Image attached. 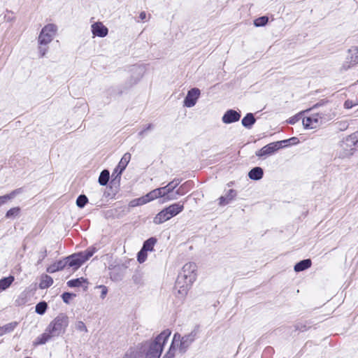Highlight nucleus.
<instances>
[{
    "instance_id": "nucleus-4",
    "label": "nucleus",
    "mask_w": 358,
    "mask_h": 358,
    "mask_svg": "<svg viewBox=\"0 0 358 358\" xmlns=\"http://www.w3.org/2000/svg\"><path fill=\"white\" fill-rule=\"evenodd\" d=\"M171 331L169 329L163 331L155 339L150 343H145V358H159L164 345L171 336Z\"/></svg>"
},
{
    "instance_id": "nucleus-38",
    "label": "nucleus",
    "mask_w": 358,
    "mask_h": 358,
    "mask_svg": "<svg viewBox=\"0 0 358 358\" xmlns=\"http://www.w3.org/2000/svg\"><path fill=\"white\" fill-rule=\"evenodd\" d=\"M19 212L20 208L18 207L10 208L9 210L7 211L6 217L8 218L15 217L18 215Z\"/></svg>"
},
{
    "instance_id": "nucleus-37",
    "label": "nucleus",
    "mask_w": 358,
    "mask_h": 358,
    "mask_svg": "<svg viewBox=\"0 0 358 358\" xmlns=\"http://www.w3.org/2000/svg\"><path fill=\"white\" fill-rule=\"evenodd\" d=\"M147 251L143 250V248L138 252L137 255V259L139 263H143L147 259Z\"/></svg>"
},
{
    "instance_id": "nucleus-39",
    "label": "nucleus",
    "mask_w": 358,
    "mask_h": 358,
    "mask_svg": "<svg viewBox=\"0 0 358 358\" xmlns=\"http://www.w3.org/2000/svg\"><path fill=\"white\" fill-rule=\"evenodd\" d=\"M75 327L78 331L87 332V327L82 321L77 322L75 324Z\"/></svg>"
},
{
    "instance_id": "nucleus-10",
    "label": "nucleus",
    "mask_w": 358,
    "mask_h": 358,
    "mask_svg": "<svg viewBox=\"0 0 358 358\" xmlns=\"http://www.w3.org/2000/svg\"><path fill=\"white\" fill-rule=\"evenodd\" d=\"M287 142V141H280L271 143L265 146H264L262 149L258 150L256 152L257 156L258 157H264L267 155H271L273 154L275 152L278 150L282 148V145L285 144Z\"/></svg>"
},
{
    "instance_id": "nucleus-24",
    "label": "nucleus",
    "mask_w": 358,
    "mask_h": 358,
    "mask_svg": "<svg viewBox=\"0 0 358 358\" xmlns=\"http://www.w3.org/2000/svg\"><path fill=\"white\" fill-rule=\"evenodd\" d=\"M18 325L17 322H12L0 327V336L12 332Z\"/></svg>"
},
{
    "instance_id": "nucleus-30",
    "label": "nucleus",
    "mask_w": 358,
    "mask_h": 358,
    "mask_svg": "<svg viewBox=\"0 0 358 358\" xmlns=\"http://www.w3.org/2000/svg\"><path fill=\"white\" fill-rule=\"evenodd\" d=\"M52 284V278L50 276L46 275L43 278L39 286L41 289H45L50 287Z\"/></svg>"
},
{
    "instance_id": "nucleus-5",
    "label": "nucleus",
    "mask_w": 358,
    "mask_h": 358,
    "mask_svg": "<svg viewBox=\"0 0 358 358\" xmlns=\"http://www.w3.org/2000/svg\"><path fill=\"white\" fill-rule=\"evenodd\" d=\"M96 251V248L91 247L85 251L73 254L68 257L65 260L66 266L73 269H78L80 266L87 261Z\"/></svg>"
},
{
    "instance_id": "nucleus-11",
    "label": "nucleus",
    "mask_w": 358,
    "mask_h": 358,
    "mask_svg": "<svg viewBox=\"0 0 358 358\" xmlns=\"http://www.w3.org/2000/svg\"><path fill=\"white\" fill-rule=\"evenodd\" d=\"M108 269L110 271L109 273L110 278L113 281L118 282L123 278L126 266L123 264H110Z\"/></svg>"
},
{
    "instance_id": "nucleus-9",
    "label": "nucleus",
    "mask_w": 358,
    "mask_h": 358,
    "mask_svg": "<svg viewBox=\"0 0 358 358\" xmlns=\"http://www.w3.org/2000/svg\"><path fill=\"white\" fill-rule=\"evenodd\" d=\"M358 64V47L352 46L348 50L345 62L343 64L341 71H347Z\"/></svg>"
},
{
    "instance_id": "nucleus-7",
    "label": "nucleus",
    "mask_w": 358,
    "mask_h": 358,
    "mask_svg": "<svg viewBox=\"0 0 358 358\" xmlns=\"http://www.w3.org/2000/svg\"><path fill=\"white\" fill-rule=\"evenodd\" d=\"M57 31V27L54 24L45 25L41 31L38 38V45H47L54 38Z\"/></svg>"
},
{
    "instance_id": "nucleus-48",
    "label": "nucleus",
    "mask_w": 358,
    "mask_h": 358,
    "mask_svg": "<svg viewBox=\"0 0 358 358\" xmlns=\"http://www.w3.org/2000/svg\"><path fill=\"white\" fill-rule=\"evenodd\" d=\"M183 188H184V185H182V186H180L176 192H175V194L176 195H183L185 194L184 191H183Z\"/></svg>"
},
{
    "instance_id": "nucleus-6",
    "label": "nucleus",
    "mask_w": 358,
    "mask_h": 358,
    "mask_svg": "<svg viewBox=\"0 0 358 358\" xmlns=\"http://www.w3.org/2000/svg\"><path fill=\"white\" fill-rule=\"evenodd\" d=\"M180 180L174 179L169 182L166 186L156 188L152 190L155 199L164 198L163 202L177 199V196L170 194L179 185Z\"/></svg>"
},
{
    "instance_id": "nucleus-25",
    "label": "nucleus",
    "mask_w": 358,
    "mask_h": 358,
    "mask_svg": "<svg viewBox=\"0 0 358 358\" xmlns=\"http://www.w3.org/2000/svg\"><path fill=\"white\" fill-rule=\"evenodd\" d=\"M255 118L252 113H248L241 121V123L243 127L246 128H251L252 126L255 123Z\"/></svg>"
},
{
    "instance_id": "nucleus-50",
    "label": "nucleus",
    "mask_w": 358,
    "mask_h": 358,
    "mask_svg": "<svg viewBox=\"0 0 358 358\" xmlns=\"http://www.w3.org/2000/svg\"><path fill=\"white\" fill-rule=\"evenodd\" d=\"M139 18L141 20H144L146 19V13L145 12L143 11L140 13L139 15Z\"/></svg>"
},
{
    "instance_id": "nucleus-40",
    "label": "nucleus",
    "mask_w": 358,
    "mask_h": 358,
    "mask_svg": "<svg viewBox=\"0 0 358 358\" xmlns=\"http://www.w3.org/2000/svg\"><path fill=\"white\" fill-rule=\"evenodd\" d=\"M133 282L136 285H142L143 284V277L141 273H135L132 276Z\"/></svg>"
},
{
    "instance_id": "nucleus-45",
    "label": "nucleus",
    "mask_w": 358,
    "mask_h": 358,
    "mask_svg": "<svg viewBox=\"0 0 358 358\" xmlns=\"http://www.w3.org/2000/svg\"><path fill=\"white\" fill-rule=\"evenodd\" d=\"M152 128H153V125L152 124H149L145 129H143L142 131H141L138 133V136L140 137L143 138L145 131H147L148 130L152 129Z\"/></svg>"
},
{
    "instance_id": "nucleus-17",
    "label": "nucleus",
    "mask_w": 358,
    "mask_h": 358,
    "mask_svg": "<svg viewBox=\"0 0 358 358\" xmlns=\"http://www.w3.org/2000/svg\"><path fill=\"white\" fill-rule=\"evenodd\" d=\"M154 200H155V198L152 191H150L147 194L138 199H134L133 201H131L130 203L131 206H137L144 205Z\"/></svg>"
},
{
    "instance_id": "nucleus-14",
    "label": "nucleus",
    "mask_w": 358,
    "mask_h": 358,
    "mask_svg": "<svg viewBox=\"0 0 358 358\" xmlns=\"http://www.w3.org/2000/svg\"><path fill=\"white\" fill-rule=\"evenodd\" d=\"M145 348V345L130 348L125 353L124 358H142Z\"/></svg>"
},
{
    "instance_id": "nucleus-35",
    "label": "nucleus",
    "mask_w": 358,
    "mask_h": 358,
    "mask_svg": "<svg viewBox=\"0 0 358 358\" xmlns=\"http://www.w3.org/2000/svg\"><path fill=\"white\" fill-rule=\"evenodd\" d=\"M15 195V191L12 192L10 194H6L0 196V206L6 203L8 200L12 199Z\"/></svg>"
},
{
    "instance_id": "nucleus-36",
    "label": "nucleus",
    "mask_w": 358,
    "mask_h": 358,
    "mask_svg": "<svg viewBox=\"0 0 358 358\" xmlns=\"http://www.w3.org/2000/svg\"><path fill=\"white\" fill-rule=\"evenodd\" d=\"M47 256V250L45 248H42L40 251L37 253V264H39L42 262V261Z\"/></svg>"
},
{
    "instance_id": "nucleus-12",
    "label": "nucleus",
    "mask_w": 358,
    "mask_h": 358,
    "mask_svg": "<svg viewBox=\"0 0 358 358\" xmlns=\"http://www.w3.org/2000/svg\"><path fill=\"white\" fill-rule=\"evenodd\" d=\"M200 94V90L198 88H192L189 90L184 101L185 106L188 108L193 107L199 98Z\"/></svg>"
},
{
    "instance_id": "nucleus-27",
    "label": "nucleus",
    "mask_w": 358,
    "mask_h": 358,
    "mask_svg": "<svg viewBox=\"0 0 358 358\" xmlns=\"http://www.w3.org/2000/svg\"><path fill=\"white\" fill-rule=\"evenodd\" d=\"M156 243L157 239L155 238H150L144 242L142 248L143 249V250H145L147 252L152 251Z\"/></svg>"
},
{
    "instance_id": "nucleus-52",
    "label": "nucleus",
    "mask_w": 358,
    "mask_h": 358,
    "mask_svg": "<svg viewBox=\"0 0 358 358\" xmlns=\"http://www.w3.org/2000/svg\"><path fill=\"white\" fill-rule=\"evenodd\" d=\"M120 171V169H117V167L115 169L114 172L113 173V176L115 174V173H117V176H119L118 175V172Z\"/></svg>"
},
{
    "instance_id": "nucleus-33",
    "label": "nucleus",
    "mask_w": 358,
    "mask_h": 358,
    "mask_svg": "<svg viewBox=\"0 0 358 358\" xmlns=\"http://www.w3.org/2000/svg\"><path fill=\"white\" fill-rule=\"evenodd\" d=\"M47 307L45 302H40L36 306V312L39 315H43L46 311Z\"/></svg>"
},
{
    "instance_id": "nucleus-22",
    "label": "nucleus",
    "mask_w": 358,
    "mask_h": 358,
    "mask_svg": "<svg viewBox=\"0 0 358 358\" xmlns=\"http://www.w3.org/2000/svg\"><path fill=\"white\" fill-rule=\"evenodd\" d=\"M312 262L310 259H306L300 261L294 266V271L296 272H299L304 271L311 266Z\"/></svg>"
},
{
    "instance_id": "nucleus-3",
    "label": "nucleus",
    "mask_w": 358,
    "mask_h": 358,
    "mask_svg": "<svg viewBox=\"0 0 358 358\" xmlns=\"http://www.w3.org/2000/svg\"><path fill=\"white\" fill-rule=\"evenodd\" d=\"M196 333L191 332L184 336L178 333L174 334L172 343L169 349V351L165 355V358H173L176 348L178 349L180 353L186 352L192 343L194 341Z\"/></svg>"
},
{
    "instance_id": "nucleus-8",
    "label": "nucleus",
    "mask_w": 358,
    "mask_h": 358,
    "mask_svg": "<svg viewBox=\"0 0 358 358\" xmlns=\"http://www.w3.org/2000/svg\"><path fill=\"white\" fill-rule=\"evenodd\" d=\"M331 117H326L322 113L314 114L303 119V124L306 129H315L326 122Z\"/></svg>"
},
{
    "instance_id": "nucleus-44",
    "label": "nucleus",
    "mask_w": 358,
    "mask_h": 358,
    "mask_svg": "<svg viewBox=\"0 0 358 358\" xmlns=\"http://www.w3.org/2000/svg\"><path fill=\"white\" fill-rule=\"evenodd\" d=\"M71 296H72V294L69 292H64L62 296L64 302L66 303H69V300L71 299Z\"/></svg>"
},
{
    "instance_id": "nucleus-46",
    "label": "nucleus",
    "mask_w": 358,
    "mask_h": 358,
    "mask_svg": "<svg viewBox=\"0 0 358 358\" xmlns=\"http://www.w3.org/2000/svg\"><path fill=\"white\" fill-rule=\"evenodd\" d=\"M152 128H153V125L152 124H149L145 129H143L142 131H141L138 133V136L140 137L143 138L145 131H147L148 130L152 129Z\"/></svg>"
},
{
    "instance_id": "nucleus-49",
    "label": "nucleus",
    "mask_w": 358,
    "mask_h": 358,
    "mask_svg": "<svg viewBox=\"0 0 358 358\" xmlns=\"http://www.w3.org/2000/svg\"><path fill=\"white\" fill-rule=\"evenodd\" d=\"M298 120H299V117H293L289 119V122L290 124H294Z\"/></svg>"
},
{
    "instance_id": "nucleus-31",
    "label": "nucleus",
    "mask_w": 358,
    "mask_h": 358,
    "mask_svg": "<svg viewBox=\"0 0 358 358\" xmlns=\"http://www.w3.org/2000/svg\"><path fill=\"white\" fill-rule=\"evenodd\" d=\"M85 282L83 278H76L73 280H69L67 282V285L70 287H78L82 285V284Z\"/></svg>"
},
{
    "instance_id": "nucleus-42",
    "label": "nucleus",
    "mask_w": 358,
    "mask_h": 358,
    "mask_svg": "<svg viewBox=\"0 0 358 358\" xmlns=\"http://www.w3.org/2000/svg\"><path fill=\"white\" fill-rule=\"evenodd\" d=\"M48 48L46 47V45H39L38 52H39L40 56L41 57H44L45 55L46 52H48Z\"/></svg>"
},
{
    "instance_id": "nucleus-51",
    "label": "nucleus",
    "mask_w": 358,
    "mask_h": 358,
    "mask_svg": "<svg viewBox=\"0 0 358 358\" xmlns=\"http://www.w3.org/2000/svg\"><path fill=\"white\" fill-rule=\"evenodd\" d=\"M133 70L139 72L140 73H142L143 71V69L140 66L134 67Z\"/></svg>"
},
{
    "instance_id": "nucleus-21",
    "label": "nucleus",
    "mask_w": 358,
    "mask_h": 358,
    "mask_svg": "<svg viewBox=\"0 0 358 358\" xmlns=\"http://www.w3.org/2000/svg\"><path fill=\"white\" fill-rule=\"evenodd\" d=\"M130 159H131V154L130 153L127 152L122 156V159H120V162H119V164L117 165V169H120L118 175L122 174L123 171L127 167Z\"/></svg>"
},
{
    "instance_id": "nucleus-28",
    "label": "nucleus",
    "mask_w": 358,
    "mask_h": 358,
    "mask_svg": "<svg viewBox=\"0 0 358 358\" xmlns=\"http://www.w3.org/2000/svg\"><path fill=\"white\" fill-rule=\"evenodd\" d=\"M66 266V264L65 262H62V261H59L51 266H50L48 268H47V271L48 273H55L57 271H59V270H62L64 267Z\"/></svg>"
},
{
    "instance_id": "nucleus-26",
    "label": "nucleus",
    "mask_w": 358,
    "mask_h": 358,
    "mask_svg": "<svg viewBox=\"0 0 358 358\" xmlns=\"http://www.w3.org/2000/svg\"><path fill=\"white\" fill-rule=\"evenodd\" d=\"M14 277L10 275L7 278H3L0 280V292L6 290L14 281Z\"/></svg>"
},
{
    "instance_id": "nucleus-34",
    "label": "nucleus",
    "mask_w": 358,
    "mask_h": 358,
    "mask_svg": "<svg viewBox=\"0 0 358 358\" xmlns=\"http://www.w3.org/2000/svg\"><path fill=\"white\" fill-rule=\"evenodd\" d=\"M88 199L87 197L84 194H80L76 200V205L79 208H83L85 204L87 203Z\"/></svg>"
},
{
    "instance_id": "nucleus-41",
    "label": "nucleus",
    "mask_w": 358,
    "mask_h": 358,
    "mask_svg": "<svg viewBox=\"0 0 358 358\" xmlns=\"http://www.w3.org/2000/svg\"><path fill=\"white\" fill-rule=\"evenodd\" d=\"M358 105V101H353L352 100H346L344 103V108L347 109L352 108L355 106Z\"/></svg>"
},
{
    "instance_id": "nucleus-32",
    "label": "nucleus",
    "mask_w": 358,
    "mask_h": 358,
    "mask_svg": "<svg viewBox=\"0 0 358 358\" xmlns=\"http://www.w3.org/2000/svg\"><path fill=\"white\" fill-rule=\"evenodd\" d=\"M268 21V17L266 16H262L260 17L257 18L254 21V24L255 27H262L267 24Z\"/></svg>"
},
{
    "instance_id": "nucleus-2",
    "label": "nucleus",
    "mask_w": 358,
    "mask_h": 358,
    "mask_svg": "<svg viewBox=\"0 0 358 358\" xmlns=\"http://www.w3.org/2000/svg\"><path fill=\"white\" fill-rule=\"evenodd\" d=\"M196 270L197 266L194 262H188L183 266L176 283V288L180 297L182 298L187 295L196 278Z\"/></svg>"
},
{
    "instance_id": "nucleus-1",
    "label": "nucleus",
    "mask_w": 358,
    "mask_h": 358,
    "mask_svg": "<svg viewBox=\"0 0 358 358\" xmlns=\"http://www.w3.org/2000/svg\"><path fill=\"white\" fill-rule=\"evenodd\" d=\"M69 317L64 313L59 314L46 327L44 333L37 337L35 345H43L52 337L59 336L65 333L69 325Z\"/></svg>"
},
{
    "instance_id": "nucleus-19",
    "label": "nucleus",
    "mask_w": 358,
    "mask_h": 358,
    "mask_svg": "<svg viewBox=\"0 0 358 358\" xmlns=\"http://www.w3.org/2000/svg\"><path fill=\"white\" fill-rule=\"evenodd\" d=\"M236 195V192L234 189H229L228 193L225 196H222L219 199V204L220 206H224L231 201Z\"/></svg>"
},
{
    "instance_id": "nucleus-47",
    "label": "nucleus",
    "mask_w": 358,
    "mask_h": 358,
    "mask_svg": "<svg viewBox=\"0 0 358 358\" xmlns=\"http://www.w3.org/2000/svg\"><path fill=\"white\" fill-rule=\"evenodd\" d=\"M152 128H153V125L152 124H149L145 129H143L142 131H141L138 133V136L140 137L143 138L145 131H147L148 130L152 129Z\"/></svg>"
},
{
    "instance_id": "nucleus-43",
    "label": "nucleus",
    "mask_w": 358,
    "mask_h": 358,
    "mask_svg": "<svg viewBox=\"0 0 358 358\" xmlns=\"http://www.w3.org/2000/svg\"><path fill=\"white\" fill-rule=\"evenodd\" d=\"M97 288L101 289L100 297L103 299L108 293V288L105 285H99Z\"/></svg>"
},
{
    "instance_id": "nucleus-53",
    "label": "nucleus",
    "mask_w": 358,
    "mask_h": 358,
    "mask_svg": "<svg viewBox=\"0 0 358 358\" xmlns=\"http://www.w3.org/2000/svg\"><path fill=\"white\" fill-rule=\"evenodd\" d=\"M357 83H358V80H357Z\"/></svg>"
},
{
    "instance_id": "nucleus-13",
    "label": "nucleus",
    "mask_w": 358,
    "mask_h": 358,
    "mask_svg": "<svg viewBox=\"0 0 358 358\" xmlns=\"http://www.w3.org/2000/svg\"><path fill=\"white\" fill-rule=\"evenodd\" d=\"M91 31L94 36L105 37L108 33V28L101 22H94L91 26Z\"/></svg>"
},
{
    "instance_id": "nucleus-18",
    "label": "nucleus",
    "mask_w": 358,
    "mask_h": 358,
    "mask_svg": "<svg viewBox=\"0 0 358 358\" xmlns=\"http://www.w3.org/2000/svg\"><path fill=\"white\" fill-rule=\"evenodd\" d=\"M355 145V141L350 136L347 137L344 141H343L340 145L343 150H346V152L344 153L343 156H349L352 155V150H354Z\"/></svg>"
},
{
    "instance_id": "nucleus-29",
    "label": "nucleus",
    "mask_w": 358,
    "mask_h": 358,
    "mask_svg": "<svg viewBox=\"0 0 358 358\" xmlns=\"http://www.w3.org/2000/svg\"><path fill=\"white\" fill-rule=\"evenodd\" d=\"M109 180V171L108 170H103L100 173L99 178V182L101 185H106Z\"/></svg>"
},
{
    "instance_id": "nucleus-15",
    "label": "nucleus",
    "mask_w": 358,
    "mask_h": 358,
    "mask_svg": "<svg viewBox=\"0 0 358 358\" xmlns=\"http://www.w3.org/2000/svg\"><path fill=\"white\" fill-rule=\"evenodd\" d=\"M241 115L236 110L230 109L225 112L222 117V120L225 124H231L239 120Z\"/></svg>"
},
{
    "instance_id": "nucleus-16",
    "label": "nucleus",
    "mask_w": 358,
    "mask_h": 358,
    "mask_svg": "<svg viewBox=\"0 0 358 358\" xmlns=\"http://www.w3.org/2000/svg\"><path fill=\"white\" fill-rule=\"evenodd\" d=\"M164 209L165 210L166 214L171 219V217L178 215L183 210L184 204L181 203L180 202L175 203Z\"/></svg>"
},
{
    "instance_id": "nucleus-20",
    "label": "nucleus",
    "mask_w": 358,
    "mask_h": 358,
    "mask_svg": "<svg viewBox=\"0 0 358 358\" xmlns=\"http://www.w3.org/2000/svg\"><path fill=\"white\" fill-rule=\"evenodd\" d=\"M264 175L263 169L261 167L257 166L252 169L248 173V177L254 180H259L262 178Z\"/></svg>"
},
{
    "instance_id": "nucleus-23",
    "label": "nucleus",
    "mask_w": 358,
    "mask_h": 358,
    "mask_svg": "<svg viewBox=\"0 0 358 358\" xmlns=\"http://www.w3.org/2000/svg\"><path fill=\"white\" fill-rule=\"evenodd\" d=\"M169 220V217L166 214L165 210L163 209L155 215V217L153 219V222L155 224H160Z\"/></svg>"
}]
</instances>
